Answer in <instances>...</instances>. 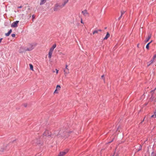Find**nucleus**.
<instances>
[{
	"label": "nucleus",
	"instance_id": "20e7f679",
	"mask_svg": "<svg viewBox=\"0 0 156 156\" xmlns=\"http://www.w3.org/2000/svg\"><path fill=\"white\" fill-rule=\"evenodd\" d=\"M19 22V21L14 22L12 24L11 27H16L18 26L17 24Z\"/></svg>",
	"mask_w": 156,
	"mask_h": 156
},
{
	"label": "nucleus",
	"instance_id": "f8f14e48",
	"mask_svg": "<svg viewBox=\"0 0 156 156\" xmlns=\"http://www.w3.org/2000/svg\"><path fill=\"white\" fill-rule=\"evenodd\" d=\"M101 31V30H95L93 32V34H98V32L99 31Z\"/></svg>",
	"mask_w": 156,
	"mask_h": 156
},
{
	"label": "nucleus",
	"instance_id": "5701e85b",
	"mask_svg": "<svg viewBox=\"0 0 156 156\" xmlns=\"http://www.w3.org/2000/svg\"><path fill=\"white\" fill-rule=\"evenodd\" d=\"M56 47V44H55L53 45L52 46V47L53 48H55Z\"/></svg>",
	"mask_w": 156,
	"mask_h": 156
},
{
	"label": "nucleus",
	"instance_id": "9d476101",
	"mask_svg": "<svg viewBox=\"0 0 156 156\" xmlns=\"http://www.w3.org/2000/svg\"><path fill=\"white\" fill-rule=\"evenodd\" d=\"M67 152L65 151H63L61 152L60 154H58V156H64Z\"/></svg>",
	"mask_w": 156,
	"mask_h": 156
},
{
	"label": "nucleus",
	"instance_id": "aec40b11",
	"mask_svg": "<svg viewBox=\"0 0 156 156\" xmlns=\"http://www.w3.org/2000/svg\"><path fill=\"white\" fill-rule=\"evenodd\" d=\"M151 118H156V112H155L154 113V115H152L151 116Z\"/></svg>",
	"mask_w": 156,
	"mask_h": 156
},
{
	"label": "nucleus",
	"instance_id": "a878e982",
	"mask_svg": "<svg viewBox=\"0 0 156 156\" xmlns=\"http://www.w3.org/2000/svg\"><path fill=\"white\" fill-rule=\"evenodd\" d=\"M81 23H83H83H83V21H82V19H81Z\"/></svg>",
	"mask_w": 156,
	"mask_h": 156
},
{
	"label": "nucleus",
	"instance_id": "4be33fe9",
	"mask_svg": "<svg viewBox=\"0 0 156 156\" xmlns=\"http://www.w3.org/2000/svg\"><path fill=\"white\" fill-rule=\"evenodd\" d=\"M65 69H66L67 70H69V69L68 68V65H66V68H65Z\"/></svg>",
	"mask_w": 156,
	"mask_h": 156
},
{
	"label": "nucleus",
	"instance_id": "c756f323",
	"mask_svg": "<svg viewBox=\"0 0 156 156\" xmlns=\"http://www.w3.org/2000/svg\"><path fill=\"white\" fill-rule=\"evenodd\" d=\"M152 42V41H151L150 42V44Z\"/></svg>",
	"mask_w": 156,
	"mask_h": 156
},
{
	"label": "nucleus",
	"instance_id": "39448f33",
	"mask_svg": "<svg viewBox=\"0 0 156 156\" xmlns=\"http://www.w3.org/2000/svg\"><path fill=\"white\" fill-rule=\"evenodd\" d=\"M82 13L85 16H89V13L86 10H84L82 12Z\"/></svg>",
	"mask_w": 156,
	"mask_h": 156
},
{
	"label": "nucleus",
	"instance_id": "412c9836",
	"mask_svg": "<svg viewBox=\"0 0 156 156\" xmlns=\"http://www.w3.org/2000/svg\"><path fill=\"white\" fill-rule=\"evenodd\" d=\"M54 49V48H53V47H52L50 49L49 51L53 52Z\"/></svg>",
	"mask_w": 156,
	"mask_h": 156
},
{
	"label": "nucleus",
	"instance_id": "2eb2a0df",
	"mask_svg": "<svg viewBox=\"0 0 156 156\" xmlns=\"http://www.w3.org/2000/svg\"><path fill=\"white\" fill-rule=\"evenodd\" d=\"M110 37V34L108 33L107 32L106 34V35L105 37L104 38V40H106L108 39V38Z\"/></svg>",
	"mask_w": 156,
	"mask_h": 156
},
{
	"label": "nucleus",
	"instance_id": "f257e3e1",
	"mask_svg": "<svg viewBox=\"0 0 156 156\" xmlns=\"http://www.w3.org/2000/svg\"><path fill=\"white\" fill-rule=\"evenodd\" d=\"M35 45L32 44H27V46L25 47L23 49V47L21 48L20 49V53L27 51H31L34 48Z\"/></svg>",
	"mask_w": 156,
	"mask_h": 156
},
{
	"label": "nucleus",
	"instance_id": "cd10ccee",
	"mask_svg": "<svg viewBox=\"0 0 156 156\" xmlns=\"http://www.w3.org/2000/svg\"><path fill=\"white\" fill-rule=\"evenodd\" d=\"M101 77L102 78H103L104 77V75H102L101 76Z\"/></svg>",
	"mask_w": 156,
	"mask_h": 156
},
{
	"label": "nucleus",
	"instance_id": "9b49d317",
	"mask_svg": "<svg viewBox=\"0 0 156 156\" xmlns=\"http://www.w3.org/2000/svg\"><path fill=\"white\" fill-rule=\"evenodd\" d=\"M151 34H150L148 36V37L147 38H146V39L145 41V42H147L151 38Z\"/></svg>",
	"mask_w": 156,
	"mask_h": 156
},
{
	"label": "nucleus",
	"instance_id": "c85d7f7f",
	"mask_svg": "<svg viewBox=\"0 0 156 156\" xmlns=\"http://www.w3.org/2000/svg\"><path fill=\"white\" fill-rule=\"evenodd\" d=\"M22 7V6H20L18 7V8H21Z\"/></svg>",
	"mask_w": 156,
	"mask_h": 156
},
{
	"label": "nucleus",
	"instance_id": "bb28decb",
	"mask_svg": "<svg viewBox=\"0 0 156 156\" xmlns=\"http://www.w3.org/2000/svg\"><path fill=\"white\" fill-rule=\"evenodd\" d=\"M2 38H1L0 39V43H1V42L2 41Z\"/></svg>",
	"mask_w": 156,
	"mask_h": 156
},
{
	"label": "nucleus",
	"instance_id": "6ab92c4d",
	"mask_svg": "<svg viewBox=\"0 0 156 156\" xmlns=\"http://www.w3.org/2000/svg\"><path fill=\"white\" fill-rule=\"evenodd\" d=\"M150 44V42H149L147 44V45H146V48L148 49L149 48V44Z\"/></svg>",
	"mask_w": 156,
	"mask_h": 156
},
{
	"label": "nucleus",
	"instance_id": "473e14b6",
	"mask_svg": "<svg viewBox=\"0 0 156 156\" xmlns=\"http://www.w3.org/2000/svg\"><path fill=\"white\" fill-rule=\"evenodd\" d=\"M104 80L105 81V79H104Z\"/></svg>",
	"mask_w": 156,
	"mask_h": 156
},
{
	"label": "nucleus",
	"instance_id": "ddd939ff",
	"mask_svg": "<svg viewBox=\"0 0 156 156\" xmlns=\"http://www.w3.org/2000/svg\"><path fill=\"white\" fill-rule=\"evenodd\" d=\"M12 30L11 29L10 30H9V32H8V33L5 34V35L6 36H9V35L12 32Z\"/></svg>",
	"mask_w": 156,
	"mask_h": 156
},
{
	"label": "nucleus",
	"instance_id": "f3484780",
	"mask_svg": "<svg viewBox=\"0 0 156 156\" xmlns=\"http://www.w3.org/2000/svg\"><path fill=\"white\" fill-rule=\"evenodd\" d=\"M46 2V0H41L40 5H42L44 4Z\"/></svg>",
	"mask_w": 156,
	"mask_h": 156
},
{
	"label": "nucleus",
	"instance_id": "393cba45",
	"mask_svg": "<svg viewBox=\"0 0 156 156\" xmlns=\"http://www.w3.org/2000/svg\"><path fill=\"white\" fill-rule=\"evenodd\" d=\"M55 70L56 71V74H57L58 73V70L57 69H56Z\"/></svg>",
	"mask_w": 156,
	"mask_h": 156
},
{
	"label": "nucleus",
	"instance_id": "dca6fc26",
	"mask_svg": "<svg viewBox=\"0 0 156 156\" xmlns=\"http://www.w3.org/2000/svg\"><path fill=\"white\" fill-rule=\"evenodd\" d=\"M52 51H49V53H48V57L49 58H51L52 53Z\"/></svg>",
	"mask_w": 156,
	"mask_h": 156
},
{
	"label": "nucleus",
	"instance_id": "423d86ee",
	"mask_svg": "<svg viewBox=\"0 0 156 156\" xmlns=\"http://www.w3.org/2000/svg\"><path fill=\"white\" fill-rule=\"evenodd\" d=\"M60 86L59 85H57L56 86V89L54 92V93H58L57 91L59 90H60Z\"/></svg>",
	"mask_w": 156,
	"mask_h": 156
},
{
	"label": "nucleus",
	"instance_id": "2f4dec72",
	"mask_svg": "<svg viewBox=\"0 0 156 156\" xmlns=\"http://www.w3.org/2000/svg\"><path fill=\"white\" fill-rule=\"evenodd\" d=\"M32 17H33V18H34V15H33V16H32Z\"/></svg>",
	"mask_w": 156,
	"mask_h": 156
},
{
	"label": "nucleus",
	"instance_id": "1a4fd4ad",
	"mask_svg": "<svg viewBox=\"0 0 156 156\" xmlns=\"http://www.w3.org/2000/svg\"><path fill=\"white\" fill-rule=\"evenodd\" d=\"M125 12V11L123 10H122L121 11V15L120 16L118 19V20H120V19L121 18L122 15L124 14Z\"/></svg>",
	"mask_w": 156,
	"mask_h": 156
},
{
	"label": "nucleus",
	"instance_id": "0eeeda50",
	"mask_svg": "<svg viewBox=\"0 0 156 156\" xmlns=\"http://www.w3.org/2000/svg\"><path fill=\"white\" fill-rule=\"evenodd\" d=\"M64 75L66 76L69 73V70H67L66 69H64L63 70Z\"/></svg>",
	"mask_w": 156,
	"mask_h": 156
},
{
	"label": "nucleus",
	"instance_id": "b1692460",
	"mask_svg": "<svg viewBox=\"0 0 156 156\" xmlns=\"http://www.w3.org/2000/svg\"><path fill=\"white\" fill-rule=\"evenodd\" d=\"M11 36L12 37H15V34H12L11 35Z\"/></svg>",
	"mask_w": 156,
	"mask_h": 156
},
{
	"label": "nucleus",
	"instance_id": "a211bd4d",
	"mask_svg": "<svg viewBox=\"0 0 156 156\" xmlns=\"http://www.w3.org/2000/svg\"><path fill=\"white\" fill-rule=\"evenodd\" d=\"M29 66L30 67V69L34 71L33 66L31 64H30Z\"/></svg>",
	"mask_w": 156,
	"mask_h": 156
},
{
	"label": "nucleus",
	"instance_id": "7c9ffc66",
	"mask_svg": "<svg viewBox=\"0 0 156 156\" xmlns=\"http://www.w3.org/2000/svg\"><path fill=\"white\" fill-rule=\"evenodd\" d=\"M139 44H137V47H138V46H139Z\"/></svg>",
	"mask_w": 156,
	"mask_h": 156
},
{
	"label": "nucleus",
	"instance_id": "4468645a",
	"mask_svg": "<svg viewBox=\"0 0 156 156\" xmlns=\"http://www.w3.org/2000/svg\"><path fill=\"white\" fill-rule=\"evenodd\" d=\"M63 133V134L62 135L63 137H67L68 135V133L67 132H64Z\"/></svg>",
	"mask_w": 156,
	"mask_h": 156
},
{
	"label": "nucleus",
	"instance_id": "f03ea898",
	"mask_svg": "<svg viewBox=\"0 0 156 156\" xmlns=\"http://www.w3.org/2000/svg\"><path fill=\"white\" fill-rule=\"evenodd\" d=\"M64 6L62 5V4L60 3H57L55 4L53 7V10L54 11H58L60 10Z\"/></svg>",
	"mask_w": 156,
	"mask_h": 156
},
{
	"label": "nucleus",
	"instance_id": "6e6552de",
	"mask_svg": "<svg viewBox=\"0 0 156 156\" xmlns=\"http://www.w3.org/2000/svg\"><path fill=\"white\" fill-rule=\"evenodd\" d=\"M69 0H62V3L64 7L66 5L68 2Z\"/></svg>",
	"mask_w": 156,
	"mask_h": 156
},
{
	"label": "nucleus",
	"instance_id": "7ed1b4c3",
	"mask_svg": "<svg viewBox=\"0 0 156 156\" xmlns=\"http://www.w3.org/2000/svg\"><path fill=\"white\" fill-rule=\"evenodd\" d=\"M153 65L156 66V54L155 55L151 61L147 63V66H149L151 65Z\"/></svg>",
	"mask_w": 156,
	"mask_h": 156
}]
</instances>
